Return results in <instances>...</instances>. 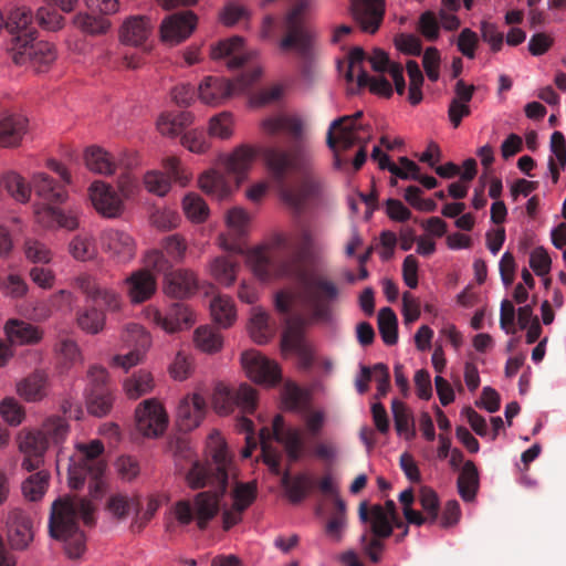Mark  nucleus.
I'll return each mask as SVG.
<instances>
[{"instance_id": "obj_1", "label": "nucleus", "mask_w": 566, "mask_h": 566, "mask_svg": "<svg viewBox=\"0 0 566 566\" xmlns=\"http://www.w3.org/2000/svg\"><path fill=\"white\" fill-rule=\"evenodd\" d=\"M259 156L271 172L282 200L293 209L301 210L316 193L317 182L310 172L311 155L300 144L286 151L240 144L232 153L218 156L216 166L227 176L218 169L206 171L199 178L201 190L219 200L227 198L245 180Z\"/></svg>"}, {"instance_id": "obj_2", "label": "nucleus", "mask_w": 566, "mask_h": 566, "mask_svg": "<svg viewBox=\"0 0 566 566\" xmlns=\"http://www.w3.org/2000/svg\"><path fill=\"white\" fill-rule=\"evenodd\" d=\"M211 460L202 463L193 461L186 475L188 485L193 489L212 486L213 491L200 492L195 497V507L187 500L177 501L169 512L166 531L172 533L177 525L187 526L193 520L205 530L219 511V501L228 488L229 470L232 464L226 443L218 433L210 436Z\"/></svg>"}, {"instance_id": "obj_3", "label": "nucleus", "mask_w": 566, "mask_h": 566, "mask_svg": "<svg viewBox=\"0 0 566 566\" xmlns=\"http://www.w3.org/2000/svg\"><path fill=\"white\" fill-rule=\"evenodd\" d=\"M95 507L91 501L82 497H60L51 507L49 534L52 538L63 542L69 558H80L86 549V537L80 530L78 520L92 526L95 524Z\"/></svg>"}, {"instance_id": "obj_4", "label": "nucleus", "mask_w": 566, "mask_h": 566, "mask_svg": "<svg viewBox=\"0 0 566 566\" xmlns=\"http://www.w3.org/2000/svg\"><path fill=\"white\" fill-rule=\"evenodd\" d=\"M275 439L284 446L287 457L291 461H297L304 451V441L302 432L296 428H286L282 415H276L272 421V428L263 427L259 432V440L255 436H245V447L241 454L243 458H250L253 450L260 443L263 461L269 465L274 474L281 472V454L271 448L270 442Z\"/></svg>"}, {"instance_id": "obj_5", "label": "nucleus", "mask_w": 566, "mask_h": 566, "mask_svg": "<svg viewBox=\"0 0 566 566\" xmlns=\"http://www.w3.org/2000/svg\"><path fill=\"white\" fill-rule=\"evenodd\" d=\"M103 452L104 446L99 440L76 444L75 452L67 458L69 484L72 489H81L86 478H91L95 486H98V480L106 468Z\"/></svg>"}, {"instance_id": "obj_6", "label": "nucleus", "mask_w": 566, "mask_h": 566, "mask_svg": "<svg viewBox=\"0 0 566 566\" xmlns=\"http://www.w3.org/2000/svg\"><path fill=\"white\" fill-rule=\"evenodd\" d=\"M338 296L336 283L324 275H313L303 281L301 298L315 323L329 324L333 321V303Z\"/></svg>"}, {"instance_id": "obj_7", "label": "nucleus", "mask_w": 566, "mask_h": 566, "mask_svg": "<svg viewBox=\"0 0 566 566\" xmlns=\"http://www.w3.org/2000/svg\"><path fill=\"white\" fill-rule=\"evenodd\" d=\"M382 510V505L374 504L370 507L367 502H361L358 509V516L363 523H369L360 538L363 552L369 557L373 563H379L380 552L385 545L382 539L392 535V525L390 517Z\"/></svg>"}, {"instance_id": "obj_8", "label": "nucleus", "mask_w": 566, "mask_h": 566, "mask_svg": "<svg viewBox=\"0 0 566 566\" xmlns=\"http://www.w3.org/2000/svg\"><path fill=\"white\" fill-rule=\"evenodd\" d=\"M308 8V0H300L286 13L283 21L285 35L280 41L282 51L295 50L303 59L310 57L313 46V33L304 24V14Z\"/></svg>"}, {"instance_id": "obj_9", "label": "nucleus", "mask_w": 566, "mask_h": 566, "mask_svg": "<svg viewBox=\"0 0 566 566\" xmlns=\"http://www.w3.org/2000/svg\"><path fill=\"white\" fill-rule=\"evenodd\" d=\"M293 297L279 292L275 295V308L284 315L285 328L282 333L281 349L283 353L293 352L302 357H307L308 350L303 338L305 318L297 313H292Z\"/></svg>"}, {"instance_id": "obj_10", "label": "nucleus", "mask_w": 566, "mask_h": 566, "mask_svg": "<svg viewBox=\"0 0 566 566\" xmlns=\"http://www.w3.org/2000/svg\"><path fill=\"white\" fill-rule=\"evenodd\" d=\"M260 76V69H253L242 74L235 81L209 76L199 85V97L206 104H219L234 93H241L248 90Z\"/></svg>"}, {"instance_id": "obj_11", "label": "nucleus", "mask_w": 566, "mask_h": 566, "mask_svg": "<svg viewBox=\"0 0 566 566\" xmlns=\"http://www.w3.org/2000/svg\"><path fill=\"white\" fill-rule=\"evenodd\" d=\"M212 405L220 415L232 412L235 406L244 413H252L256 408V391L247 384H242L235 391L218 385L213 391Z\"/></svg>"}, {"instance_id": "obj_12", "label": "nucleus", "mask_w": 566, "mask_h": 566, "mask_svg": "<svg viewBox=\"0 0 566 566\" xmlns=\"http://www.w3.org/2000/svg\"><path fill=\"white\" fill-rule=\"evenodd\" d=\"M10 51L15 64H29L36 72L45 71L56 59L53 44L45 41L21 42L18 40V44L11 45Z\"/></svg>"}, {"instance_id": "obj_13", "label": "nucleus", "mask_w": 566, "mask_h": 566, "mask_svg": "<svg viewBox=\"0 0 566 566\" xmlns=\"http://www.w3.org/2000/svg\"><path fill=\"white\" fill-rule=\"evenodd\" d=\"M242 367L248 377L256 384L275 386L281 381L279 365L256 350H247L241 355Z\"/></svg>"}, {"instance_id": "obj_14", "label": "nucleus", "mask_w": 566, "mask_h": 566, "mask_svg": "<svg viewBox=\"0 0 566 566\" xmlns=\"http://www.w3.org/2000/svg\"><path fill=\"white\" fill-rule=\"evenodd\" d=\"M123 340L127 346H133L134 348L125 355L114 356L112 365L128 370L143 359L147 348L150 346V336L142 325L132 323L126 326L123 333Z\"/></svg>"}, {"instance_id": "obj_15", "label": "nucleus", "mask_w": 566, "mask_h": 566, "mask_svg": "<svg viewBox=\"0 0 566 566\" xmlns=\"http://www.w3.org/2000/svg\"><path fill=\"white\" fill-rule=\"evenodd\" d=\"M167 424V412L156 399H146L137 407L136 427L143 436L159 437L165 432Z\"/></svg>"}, {"instance_id": "obj_16", "label": "nucleus", "mask_w": 566, "mask_h": 566, "mask_svg": "<svg viewBox=\"0 0 566 566\" xmlns=\"http://www.w3.org/2000/svg\"><path fill=\"white\" fill-rule=\"evenodd\" d=\"M192 119L189 112L164 113L159 116L156 126L164 137L171 139L180 137V142H199L203 138V133L189 128Z\"/></svg>"}, {"instance_id": "obj_17", "label": "nucleus", "mask_w": 566, "mask_h": 566, "mask_svg": "<svg viewBox=\"0 0 566 566\" xmlns=\"http://www.w3.org/2000/svg\"><path fill=\"white\" fill-rule=\"evenodd\" d=\"M260 128L269 137L286 136L300 139L303 137L305 123L298 114L284 112L264 118Z\"/></svg>"}, {"instance_id": "obj_18", "label": "nucleus", "mask_w": 566, "mask_h": 566, "mask_svg": "<svg viewBox=\"0 0 566 566\" xmlns=\"http://www.w3.org/2000/svg\"><path fill=\"white\" fill-rule=\"evenodd\" d=\"M349 12L353 19L367 33H375L385 15L384 0H350Z\"/></svg>"}, {"instance_id": "obj_19", "label": "nucleus", "mask_w": 566, "mask_h": 566, "mask_svg": "<svg viewBox=\"0 0 566 566\" xmlns=\"http://www.w3.org/2000/svg\"><path fill=\"white\" fill-rule=\"evenodd\" d=\"M196 23L197 18L191 11L174 13L161 22L160 38L169 45H177L192 33Z\"/></svg>"}, {"instance_id": "obj_20", "label": "nucleus", "mask_w": 566, "mask_h": 566, "mask_svg": "<svg viewBox=\"0 0 566 566\" xmlns=\"http://www.w3.org/2000/svg\"><path fill=\"white\" fill-rule=\"evenodd\" d=\"M19 449L25 455L22 467L27 471H33L40 468L43 462V455L50 446L38 429L22 431L19 437Z\"/></svg>"}, {"instance_id": "obj_21", "label": "nucleus", "mask_w": 566, "mask_h": 566, "mask_svg": "<svg viewBox=\"0 0 566 566\" xmlns=\"http://www.w3.org/2000/svg\"><path fill=\"white\" fill-rule=\"evenodd\" d=\"M88 197L96 211L104 217L115 218L123 211L122 198L104 181H94L88 188Z\"/></svg>"}, {"instance_id": "obj_22", "label": "nucleus", "mask_w": 566, "mask_h": 566, "mask_svg": "<svg viewBox=\"0 0 566 566\" xmlns=\"http://www.w3.org/2000/svg\"><path fill=\"white\" fill-rule=\"evenodd\" d=\"M74 286L78 289L95 305L102 304L107 311H117L120 307L119 295L111 290L101 286L96 279L90 274H81L74 279Z\"/></svg>"}, {"instance_id": "obj_23", "label": "nucleus", "mask_w": 566, "mask_h": 566, "mask_svg": "<svg viewBox=\"0 0 566 566\" xmlns=\"http://www.w3.org/2000/svg\"><path fill=\"white\" fill-rule=\"evenodd\" d=\"M102 242L111 258L117 263H128L135 258L136 242L134 238L122 230L109 229L103 233Z\"/></svg>"}, {"instance_id": "obj_24", "label": "nucleus", "mask_w": 566, "mask_h": 566, "mask_svg": "<svg viewBox=\"0 0 566 566\" xmlns=\"http://www.w3.org/2000/svg\"><path fill=\"white\" fill-rule=\"evenodd\" d=\"M207 410L206 400L199 394L184 397L177 408L176 423L180 431L188 432L199 427Z\"/></svg>"}, {"instance_id": "obj_25", "label": "nucleus", "mask_w": 566, "mask_h": 566, "mask_svg": "<svg viewBox=\"0 0 566 566\" xmlns=\"http://www.w3.org/2000/svg\"><path fill=\"white\" fill-rule=\"evenodd\" d=\"M3 25L12 35L11 45L21 42H31L35 39L36 30L33 25V14L31 10L24 6L17 7L9 12Z\"/></svg>"}, {"instance_id": "obj_26", "label": "nucleus", "mask_w": 566, "mask_h": 566, "mask_svg": "<svg viewBox=\"0 0 566 566\" xmlns=\"http://www.w3.org/2000/svg\"><path fill=\"white\" fill-rule=\"evenodd\" d=\"M277 244L291 253V264L284 265L282 273H287L292 268H298L308 258L313 248V238L308 229L302 228L291 238L280 237Z\"/></svg>"}, {"instance_id": "obj_27", "label": "nucleus", "mask_w": 566, "mask_h": 566, "mask_svg": "<svg viewBox=\"0 0 566 566\" xmlns=\"http://www.w3.org/2000/svg\"><path fill=\"white\" fill-rule=\"evenodd\" d=\"M9 542L14 549H24L33 539L32 522L21 509H12L7 518Z\"/></svg>"}, {"instance_id": "obj_28", "label": "nucleus", "mask_w": 566, "mask_h": 566, "mask_svg": "<svg viewBox=\"0 0 566 566\" xmlns=\"http://www.w3.org/2000/svg\"><path fill=\"white\" fill-rule=\"evenodd\" d=\"M361 112L353 116H343L332 122L325 142H370V136H363L364 127L358 124Z\"/></svg>"}, {"instance_id": "obj_29", "label": "nucleus", "mask_w": 566, "mask_h": 566, "mask_svg": "<svg viewBox=\"0 0 566 566\" xmlns=\"http://www.w3.org/2000/svg\"><path fill=\"white\" fill-rule=\"evenodd\" d=\"M199 289L197 274L188 269H177L165 274V293L175 298H187Z\"/></svg>"}, {"instance_id": "obj_30", "label": "nucleus", "mask_w": 566, "mask_h": 566, "mask_svg": "<svg viewBox=\"0 0 566 566\" xmlns=\"http://www.w3.org/2000/svg\"><path fill=\"white\" fill-rule=\"evenodd\" d=\"M151 20L145 15H132L124 20L119 28V40L123 44L144 46L153 33Z\"/></svg>"}, {"instance_id": "obj_31", "label": "nucleus", "mask_w": 566, "mask_h": 566, "mask_svg": "<svg viewBox=\"0 0 566 566\" xmlns=\"http://www.w3.org/2000/svg\"><path fill=\"white\" fill-rule=\"evenodd\" d=\"M153 321L168 333L189 328L195 323L190 308L186 304L178 302L171 304L166 314L155 311Z\"/></svg>"}, {"instance_id": "obj_32", "label": "nucleus", "mask_w": 566, "mask_h": 566, "mask_svg": "<svg viewBox=\"0 0 566 566\" xmlns=\"http://www.w3.org/2000/svg\"><path fill=\"white\" fill-rule=\"evenodd\" d=\"M127 294L132 303L140 304L149 300L157 290V281L148 270H138L126 277Z\"/></svg>"}, {"instance_id": "obj_33", "label": "nucleus", "mask_w": 566, "mask_h": 566, "mask_svg": "<svg viewBox=\"0 0 566 566\" xmlns=\"http://www.w3.org/2000/svg\"><path fill=\"white\" fill-rule=\"evenodd\" d=\"M371 159L378 163L380 169L388 170L394 176L403 180L418 178V172L420 171L419 166L407 157H400L399 165L392 163L380 146L374 147Z\"/></svg>"}, {"instance_id": "obj_34", "label": "nucleus", "mask_w": 566, "mask_h": 566, "mask_svg": "<svg viewBox=\"0 0 566 566\" xmlns=\"http://www.w3.org/2000/svg\"><path fill=\"white\" fill-rule=\"evenodd\" d=\"M4 331L12 345H34L43 337V331L40 327L18 318L9 319Z\"/></svg>"}, {"instance_id": "obj_35", "label": "nucleus", "mask_w": 566, "mask_h": 566, "mask_svg": "<svg viewBox=\"0 0 566 566\" xmlns=\"http://www.w3.org/2000/svg\"><path fill=\"white\" fill-rule=\"evenodd\" d=\"M243 39L241 36H233L228 40L220 41L211 49V57L219 60L230 57L227 65L229 69L241 67L248 60V56L242 53Z\"/></svg>"}, {"instance_id": "obj_36", "label": "nucleus", "mask_w": 566, "mask_h": 566, "mask_svg": "<svg viewBox=\"0 0 566 566\" xmlns=\"http://www.w3.org/2000/svg\"><path fill=\"white\" fill-rule=\"evenodd\" d=\"M36 221L44 228H64L74 230L78 227V221L72 212L66 213L61 209L53 208L50 203L35 210Z\"/></svg>"}, {"instance_id": "obj_37", "label": "nucleus", "mask_w": 566, "mask_h": 566, "mask_svg": "<svg viewBox=\"0 0 566 566\" xmlns=\"http://www.w3.org/2000/svg\"><path fill=\"white\" fill-rule=\"evenodd\" d=\"M281 484L285 490L289 501L293 504H298L310 494L313 480L305 473H298L292 476L290 472L286 471L282 475Z\"/></svg>"}, {"instance_id": "obj_38", "label": "nucleus", "mask_w": 566, "mask_h": 566, "mask_svg": "<svg viewBox=\"0 0 566 566\" xmlns=\"http://www.w3.org/2000/svg\"><path fill=\"white\" fill-rule=\"evenodd\" d=\"M33 188L35 193L50 205L63 203L67 198L64 187L43 172L34 175Z\"/></svg>"}, {"instance_id": "obj_39", "label": "nucleus", "mask_w": 566, "mask_h": 566, "mask_svg": "<svg viewBox=\"0 0 566 566\" xmlns=\"http://www.w3.org/2000/svg\"><path fill=\"white\" fill-rule=\"evenodd\" d=\"M238 270L239 261L233 255L217 256L209 265L211 276L223 286H230L234 283Z\"/></svg>"}, {"instance_id": "obj_40", "label": "nucleus", "mask_w": 566, "mask_h": 566, "mask_svg": "<svg viewBox=\"0 0 566 566\" xmlns=\"http://www.w3.org/2000/svg\"><path fill=\"white\" fill-rule=\"evenodd\" d=\"M84 161L86 167L97 174L109 175L115 170V161L111 154L97 145L85 149Z\"/></svg>"}, {"instance_id": "obj_41", "label": "nucleus", "mask_w": 566, "mask_h": 566, "mask_svg": "<svg viewBox=\"0 0 566 566\" xmlns=\"http://www.w3.org/2000/svg\"><path fill=\"white\" fill-rule=\"evenodd\" d=\"M211 316L219 326L230 327L237 319V311L231 297L217 295L210 303Z\"/></svg>"}, {"instance_id": "obj_42", "label": "nucleus", "mask_w": 566, "mask_h": 566, "mask_svg": "<svg viewBox=\"0 0 566 566\" xmlns=\"http://www.w3.org/2000/svg\"><path fill=\"white\" fill-rule=\"evenodd\" d=\"M391 411L397 433L403 436L406 440L413 439L416 437L415 419L408 407L402 401L394 399Z\"/></svg>"}, {"instance_id": "obj_43", "label": "nucleus", "mask_w": 566, "mask_h": 566, "mask_svg": "<svg viewBox=\"0 0 566 566\" xmlns=\"http://www.w3.org/2000/svg\"><path fill=\"white\" fill-rule=\"evenodd\" d=\"M39 432L45 438L51 447H57L65 441L70 427L64 418L52 416L46 418L40 428Z\"/></svg>"}, {"instance_id": "obj_44", "label": "nucleus", "mask_w": 566, "mask_h": 566, "mask_svg": "<svg viewBox=\"0 0 566 566\" xmlns=\"http://www.w3.org/2000/svg\"><path fill=\"white\" fill-rule=\"evenodd\" d=\"M28 119L18 114L6 113L0 116V142H19L24 137Z\"/></svg>"}, {"instance_id": "obj_45", "label": "nucleus", "mask_w": 566, "mask_h": 566, "mask_svg": "<svg viewBox=\"0 0 566 566\" xmlns=\"http://www.w3.org/2000/svg\"><path fill=\"white\" fill-rule=\"evenodd\" d=\"M458 491L460 496L469 502L472 501L479 489V472L472 461H467L458 478Z\"/></svg>"}, {"instance_id": "obj_46", "label": "nucleus", "mask_w": 566, "mask_h": 566, "mask_svg": "<svg viewBox=\"0 0 566 566\" xmlns=\"http://www.w3.org/2000/svg\"><path fill=\"white\" fill-rule=\"evenodd\" d=\"M106 316L104 311L95 305L78 310L76 313L77 326L87 334H98L105 326Z\"/></svg>"}, {"instance_id": "obj_47", "label": "nucleus", "mask_w": 566, "mask_h": 566, "mask_svg": "<svg viewBox=\"0 0 566 566\" xmlns=\"http://www.w3.org/2000/svg\"><path fill=\"white\" fill-rule=\"evenodd\" d=\"M247 262L260 280L266 281L275 273L274 264L264 248L252 249L247 255Z\"/></svg>"}, {"instance_id": "obj_48", "label": "nucleus", "mask_w": 566, "mask_h": 566, "mask_svg": "<svg viewBox=\"0 0 566 566\" xmlns=\"http://www.w3.org/2000/svg\"><path fill=\"white\" fill-rule=\"evenodd\" d=\"M46 377L43 373H34L18 385V392L28 401H38L45 396Z\"/></svg>"}, {"instance_id": "obj_49", "label": "nucleus", "mask_w": 566, "mask_h": 566, "mask_svg": "<svg viewBox=\"0 0 566 566\" xmlns=\"http://www.w3.org/2000/svg\"><path fill=\"white\" fill-rule=\"evenodd\" d=\"M193 340L200 350L212 354L222 348L223 338L219 332L211 326H200L195 331Z\"/></svg>"}, {"instance_id": "obj_50", "label": "nucleus", "mask_w": 566, "mask_h": 566, "mask_svg": "<svg viewBox=\"0 0 566 566\" xmlns=\"http://www.w3.org/2000/svg\"><path fill=\"white\" fill-rule=\"evenodd\" d=\"M378 329L386 345L392 346L398 342V319L390 307L378 312Z\"/></svg>"}, {"instance_id": "obj_51", "label": "nucleus", "mask_w": 566, "mask_h": 566, "mask_svg": "<svg viewBox=\"0 0 566 566\" xmlns=\"http://www.w3.org/2000/svg\"><path fill=\"white\" fill-rule=\"evenodd\" d=\"M249 331L255 343L260 345L266 344L273 336V329L269 325L268 314L259 308H254L250 319Z\"/></svg>"}, {"instance_id": "obj_52", "label": "nucleus", "mask_w": 566, "mask_h": 566, "mask_svg": "<svg viewBox=\"0 0 566 566\" xmlns=\"http://www.w3.org/2000/svg\"><path fill=\"white\" fill-rule=\"evenodd\" d=\"M74 24L81 31L90 35L105 34L111 28V21L107 18L90 13L76 14Z\"/></svg>"}, {"instance_id": "obj_53", "label": "nucleus", "mask_w": 566, "mask_h": 566, "mask_svg": "<svg viewBox=\"0 0 566 566\" xmlns=\"http://www.w3.org/2000/svg\"><path fill=\"white\" fill-rule=\"evenodd\" d=\"M154 379L148 371L139 370L124 382V390L128 398L137 399L151 391Z\"/></svg>"}, {"instance_id": "obj_54", "label": "nucleus", "mask_w": 566, "mask_h": 566, "mask_svg": "<svg viewBox=\"0 0 566 566\" xmlns=\"http://www.w3.org/2000/svg\"><path fill=\"white\" fill-rule=\"evenodd\" d=\"M113 402L114 396L112 389L104 391L95 389L94 391H88L86 395L87 411L95 417L106 416L111 411Z\"/></svg>"}, {"instance_id": "obj_55", "label": "nucleus", "mask_w": 566, "mask_h": 566, "mask_svg": "<svg viewBox=\"0 0 566 566\" xmlns=\"http://www.w3.org/2000/svg\"><path fill=\"white\" fill-rule=\"evenodd\" d=\"M48 484L49 474L44 471L35 472L22 483V493L28 500L38 501L44 495Z\"/></svg>"}, {"instance_id": "obj_56", "label": "nucleus", "mask_w": 566, "mask_h": 566, "mask_svg": "<svg viewBox=\"0 0 566 566\" xmlns=\"http://www.w3.org/2000/svg\"><path fill=\"white\" fill-rule=\"evenodd\" d=\"M70 253L78 261L92 260L96 254L94 240L88 234H77L70 242Z\"/></svg>"}, {"instance_id": "obj_57", "label": "nucleus", "mask_w": 566, "mask_h": 566, "mask_svg": "<svg viewBox=\"0 0 566 566\" xmlns=\"http://www.w3.org/2000/svg\"><path fill=\"white\" fill-rule=\"evenodd\" d=\"M3 184L10 196L19 202L30 199L31 188L25 180L15 172H9L3 177Z\"/></svg>"}, {"instance_id": "obj_58", "label": "nucleus", "mask_w": 566, "mask_h": 566, "mask_svg": "<svg viewBox=\"0 0 566 566\" xmlns=\"http://www.w3.org/2000/svg\"><path fill=\"white\" fill-rule=\"evenodd\" d=\"M406 69L410 81L408 99L410 104L418 105L422 101L421 86L423 84V74L418 63L413 60L407 62Z\"/></svg>"}, {"instance_id": "obj_59", "label": "nucleus", "mask_w": 566, "mask_h": 566, "mask_svg": "<svg viewBox=\"0 0 566 566\" xmlns=\"http://www.w3.org/2000/svg\"><path fill=\"white\" fill-rule=\"evenodd\" d=\"M182 208L186 216L195 222H202L209 213L205 200L197 193H189L184 198Z\"/></svg>"}, {"instance_id": "obj_60", "label": "nucleus", "mask_w": 566, "mask_h": 566, "mask_svg": "<svg viewBox=\"0 0 566 566\" xmlns=\"http://www.w3.org/2000/svg\"><path fill=\"white\" fill-rule=\"evenodd\" d=\"M358 87L368 86L370 92L384 97H390L392 95L391 84L384 76L370 77L365 70H360V74H357Z\"/></svg>"}, {"instance_id": "obj_61", "label": "nucleus", "mask_w": 566, "mask_h": 566, "mask_svg": "<svg viewBox=\"0 0 566 566\" xmlns=\"http://www.w3.org/2000/svg\"><path fill=\"white\" fill-rule=\"evenodd\" d=\"M36 21L41 28L48 31H57L63 27L64 18L56 8L44 2V6L38 9Z\"/></svg>"}, {"instance_id": "obj_62", "label": "nucleus", "mask_w": 566, "mask_h": 566, "mask_svg": "<svg viewBox=\"0 0 566 566\" xmlns=\"http://www.w3.org/2000/svg\"><path fill=\"white\" fill-rule=\"evenodd\" d=\"M145 188L159 197H164L170 190V177L156 170H151L144 176Z\"/></svg>"}, {"instance_id": "obj_63", "label": "nucleus", "mask_w": 566, "mask_h": 566, "mask_svg": "<svg viewBox=\"0 0 566 566\" xmlns=\"http://www.w3.org/2000/svg\"><path fill=\"white\" fill-rule=\"evenodd\" d=\"M25 258L33 263H49L52 258L50 249L36 239H27L24 242Z\"/></svg>"}, {"instance_id": "obj_64", "label": "nucleus", "mask_w": 566, "mask_h": 566, "mask_svg": "<svg viewBox=\"0 0 566 566\" xmlns=\"http://www.w3.org/2000/svg\"><path fill=\"white\" fill-rule=\"evenodd\" d=\"M417 30L428 41H436L440 34V23L432 11H424L419 17Z\"/></svg>"}]
</instances>
